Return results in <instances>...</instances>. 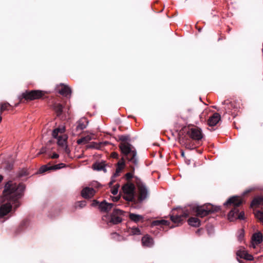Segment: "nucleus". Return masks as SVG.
<instances>
[{
  "label": "nucleus",
  "instance_id": "nucleus-37",
  "mask_svg": "<svg viewBox=\"0 0 263 263\" xmlns=\"http://www.w3.org/2000/svg\"><path fill=\"white\" fill-rule=\"evenodd\" d=\"M46 152V149L45 147H43L42 148L40 152L39 153V154H43V153H45V152Z\"/></svg>",
  "mask_w": 263,
  "mask_h": 263
},
{
  "label": "nucleus",
  "instance_id": "nucleus-48",
  "mask_svg": "<svg viewBox=\"0 0 263 263\" xmlns=\"http://www.w3.org/2000/svg\"><path fill=\"white\" fill-rule=\"evenodd\" d=\"M132 168H133V170H135V168H134V167H132Z\"/></svg>",
  "mask_w": 263,
  "mask_h": 263
},
{
  "label": "nucleus",
  "instance_id": "nucleus-32",
  "mask_svg": "<svg viewBox=\"0 0 263 263\" xmlns=\"http://www.w3.org/2000/svg\"><path fill=\"white\" fill-rule=\"evenodd\" d=\"M101 144H97L96 143H91L87 147L88 148H96L97 149H99L100 148V145Z\"/></svg>",
  "mask_w": 263,
  "mask_h": 263
},
{
  "label": "nucleus",
  "instance_id": "nucleus-21",
  "mask_svg": "<svg viewBox=\"0 0 263 263\" xmlns=\"http://www.w3.org/2000/svg\"><path fill=\"white\" fill-rule=\"evenodd\" d=\"M129 218L132 221L136 223L143 220V217L142 215L134 213H130L129 215Z\"/></svg>",
  "mask_w": 263,
  "mask_h": 263
},
{
  "label": "nucleus",
  "instance_id": "nucleus-42",
  "mask_svg": "<svg viewBox=\"0 0 263 263\" xmlns=\"http://www.w3.org/2000/svg\"><path fill=\"white\" fill-rule=\"evenodd\" d=\"M118 199H119V197H114L112 200L114 201H118Z\"/></svg>",
  "mask_w": 263,
  "mask_h": 263
},
{
  "label": "nucleus",
  "instance_id": "nucleus-38",
  "mask_svg": "<svg viewBox=\"0 0 263 263\" xmlns=\"http://www.w3.org/2000/svg\"><path fill=\"white\" fill-rule=\"evenodd\" d=\"M86 204V202L85 201H81L80 203H79V206H80L81 208H82L83 206H84Z\"/></svg>",
  "mask_w": 263,
  "mask_h": 263
},
{
  "label": "nucleus",
  "instance_id": "nucleus-4",
  "mask_svg": "<svg viewBox=\"0 0 263 263\" xmlns=\"http://www.w3.org/2000/svg\"><path fill=\"white\" fill-rule=\"evenodd\" d=\"M242 203V199L238 196H233L230 198L227 202L224 203L225 205H233L234 208L228 214V219L232 221L236 219L243 220L245 218V213L241 212L239 213L237 207L239 206Z\"/></svg>",
  "mask_w": 263,
  "mask_h": 263
},
{
  "label": "nucleus",
  "instance_id": "nucleus-31",
  "mask_svg": "<svg viewBox=\"0 0 263 263\" xmlns=\"http://www.w3.org/2000/svg\"><path fill=\"white\" fill-rule=\"evenodd\" d=\"M29 175V173L28 170L26 169H24L20 171L18 175L20 177H24L26 176Z\"/></svg>",
  "mask_w": 263,
  "mask_h": 263
},
{
  "label": "nucleus",
  "instance_id": "nucleus-13",
  "mask_svg": "<svg viewBox=\"0 0 263 263\" xmlns=\"http://www.w3.org/2000/svg\"><path fill=\"white\" fill-rule=\"evenodd\" d=\"M237 257L240 258H243L247 260H252L253 257L252 255L249 254L245 249H240L237 251L236 253Z\"/></svg>",
  "mask_w": 263,
  "mask_h": 263
},
{
  "label": "nucleus",
  "instance_id": "nucleus-15",
  "mask_svg": "<svg viewBox=\"0 0 263 263\" xmlns=\"http://www.w3.org/2000/svg\"><path fill=\"white\" fill-rule=\"evenodd\" d=\"M262 241V235L260 232H258L254 234L252 237V244L251 246L253 248L260 243Z\"/></svg>",
  "mask_w": 263,
  "mask_h": 263
},
{
  "label": "nucleus",
  "instance_id": "nucleus-20",
  "mask_svg": "<svg viewBox=\"0 0 263 263\" xmlns=\"http://www.w3.org/2000/svg\"><path fill=\"white\" fill-rule=\"evenodd\" d=\"M189 224L195 227H198L200 225V221L197 217H191L188 220Z\"/></svg>",
  "mask_w": 263,
  "mask_h": 263
},
{
  "label": "nucleus",
  "instance_id": "nucleus-28",
  "mask_svg": "<svg viewBox=\"0 0 263 263\" xmlns=\"http://www.w3.org/2000/svg\"><path fill=\"white\" fill-rule=\"evenodd\" d=\"M52 169V166H48V165H43L40 167V168L39 170V172L40 173H43L45 172H47V171L51 170Z\"/></svg>",
  "mask_w": 263,
  "mask_h": 263
},
{
  "label": "nucleus",
  "instance_id": "nucleus-39",
  "mask_svg": "<svg viewBox=\"0 0 263 263\" xmlns=\"http://www.w3.org/2000/svg\"><path fill=\"white\" fill-rule=\"evenodd\" d=\"M59 157V155L56 154V153H54L51 156V158H52V159H55V158H58Z\"/></svg>",
  "mask_w": 263,
  "mask_h": 263
},
{
  "label": "nucleus",
  "instance_id": "nucleus-34",
  "mask_svg": "<svg viewBox=\"0 0 263 263\" xmlns=\"http://www.w3.org/2000/svg\"><path fill=\"white\" fill-rule=\"evenodd\" d=\"M118 192V187H114V188H112L111 190V193L114 195H116L117 194Z\"/></svg>",
  "mask_w": 263,
  "mask_h": 263
},
{
  "label": "nucleus",
  "instance_id": "nucleus-6",
  "mask_svg": "<svg viewBox=\"0 0 263 263\" xmlns=\"http://www.w3.org/2000/svg\"><path fill=\"white\" fill-rule=\"evenodd\" d=\"M135 183L137 186L139 191V200L143 201L145 200L148 196V191L145 184L141 179L136 178Z\"/></svg>",
  "mask_w": 263,
  "mask_h": 263
},
{
  "label": "nucleus",
  "instance_id": "nucleus-3",
  "mask_svg": "<svg viewBox=\"0 0 263 263\" xmlns=\"http://www.w3.org/2000/svg\"><path fill=\"white\" fill-rule=\"evenodd\" d=\"M191 211L192 214H195L197 216L202 218L211 213H213L217 211L216 208H214L211 204L199 206L196 204H193L189 206V209L183 211L179 209L176 214L174 213L171 217V219L174 223H179L183 220L184 219L188 217L190 213L187 211Z\"/></svg>",
  "mask_w": 263,
  "mask_h": 263
},
{
  "label": "nucleus",
  "instance_id": "nucleus-40",
  "mask_svg": "<svg viewBox=\"0 0 263 263\" xmlns=\"http://www.w3.org/2000/svg\"><path fill=\"white\" fill-rule=\"evenodd\" d=\"M99 204V202H98L97 200H94L92 203V206H96L97 205V204Z\"/></svg>",
  "mask_w": 263,
  "mask_h": 263
},
{
  "label": "nucleus",
  "instance_id": "nucleus-8",
  "mask_svg": "<svg viewBox=\"0 0 263 263\" xmlns=\"http://www.w3.org/2000/svg\"><path fill=\"white\" fill-rule=\"evenodd\" d=\"M124 193V199L127 201H132L134 199L135 186L132 183L125 184L122 187Z\"/></svg>",
  "mask_w": 263,
  "mask_h": 263
},
{
  "label": "nucleus",
  "instance_id": "nucleus-2",
  "mask_svg": "<svg viewBox=\"0 0 263 263\" xmlns=\"http://www.w3.org/2000/svg\"><path fill=\"white\" fill-rule=\"evenodd\" d=\"M119 140L122 142L120 144L119 147L123 154V158L118 162L115 177L118 176L124 167L125 159L131 164L137 165L138 164L137 152L132 144L127 142L129 140V136L122 135L119 137Z\"/></svg>",
  "mask_w": 263,
  "mask_h": 263
},
{
  "label": "nucleus",
  "instance_id": "nucleus-19",
  "mask_svg": "<svg viewBox=\"0 0 263 263\" xmlns=\"http://www.w3.org/2000/svg\"><path fill=\"white\" fill-rule=\"evenodd\" d=\"M106 164L104 161L96 162L92 165V168L94 170L98 171H102L104 173L106 172Z\"/></svg>",
  "mask_w": 263,
  "mask_h": 263
},
{
  "label": "nucleus",
  "instance_id": "nucleus-9",
  "mask_svg": "<svg viewBox=\"0 0 263 263\" xmlns=\"http://www.w3.org/2000/svg\"><path fill=\"white\" fill-rule=\"evenodd\" d=\"M187 134L191 139L196 141L200 140L203 138L201 129L196 127L190 128Z\"/></svg>",
  "mask_w": 263,
  "mask_h": 263
},
{
  "label": "nucleus",
  "instance_id": "nucleus-10",
  "mask_svg": "<svg viewBox=\"0 0 263 263\" xmlns=\"http://www.w3.org/2000/svg\"><path fill=\"white\" fill-rule=\"evenodd\" d=\"M124 212L121 210L115 209L110 216V222L114 224H118L122 222V216L123 215Z\"/></svg>",
  "mask_w": 263,
  "mask_h": 263
},
{
  "label": "nucleus",
  "instance_id": "nucleus-36",
  "mask_svg": "<svg viewBox=\"0 0 263 263\" xmlns=\"http://www.w3.org/2000/svg\"><path fill=\"white\" fill-rule=\"evenodd\" d=\"M91 185L96 187H99L100 186V184L97 182H95L91 184Z\"/></svg>",
  "mask_w": 263,
  "mask_h": 263
},
{
  "label": "nucleus",
  "instance_id": "nucleus-11",
  "mask_svg": "<svg viewBox=\"0 0 263 263\" xmlns=\"http://www.w3.org/2000/svg\"><path fill=\"white\" fill-rule=\"evenodd\" d=\"M76 132L74 134H79L82 131L86 128L88 125V121L86 118H81L77 122Z\"/></svg>",
  "mask_w": 263,
  "mask_h": 263
},
{
  "label": "nucleus",
  "instance_id": "nucleus-22",
  "mask_svg": "<svg viewBox=\"0 0 263 263\" xmlns=\"http://www.w3.org/2000/svg\"><path fill=\"white\" fill-rule=\"evenodd\" d=\"M263 203V197H255L252 201L251 203V206L253 207L254 206L258 205L261 204Z\"/></svg>",
  "mask_w": 263,
  "mask_h": 263
},
{
  "label": "nucleus",
  "instance_id": "nucleus-33",
  "mask_svg": "<svg viewBox=\"0 0 263 263\" xmlns=\"http://www.w3.org/2000/svg\"><path fill=\"white\" fill-rule=\"evenodd\" d=\"M64 166V164L63 163H60L59 164H56L53 166H52V170H58Z\"/></svg>",
  "mask_w": 263,
  "mask_h": 263
},
{
  "label": "nucleus",
  "instance_id": "nucleus-30",
  "mask_svg": "<svg viewBox=\"0 0 263 263\" xmlns=\"http://www.w3.org/2000/svg\"><path fill=\"white\" fill-rule=\"evenodd\" d=\"M244 235L245 232L243 230L241 229L238 231V239L239 241H241L242 240Z\"/></svg>",
  "mask_w": 263,
  "mask_h": 263
},
{
  "label": "nucleus",
  "instance_id": "nucleus-17",
  "mask_svg": "<svg viewBox=\"0 0 263 263\" xmlns=\"http://www.w3.org/2000/svg\"><path fill=\"white\" fill-rule=\"evenodd\" d=\"M114 205L112 203H107L105 201L101 202L99 205V208L101 212H108L111 210Z\"/></svg>",
  "mask_w": 263,
  "mask_h": 263
},
{
  "label": "nucleus",
  "instance_id": "nucleus-12",
  "mask_svg": "<svg viewBox=\"0 0 263 263\" xmlns=\"http://www.w3.org/2000/svg\"><path fill=\"white\" fill-rule=\"evenodd\" d=\"M96 191L92 187H85L81 191L82 196L85 199L91 198L96 194Z\"/></svg>",
  "mask_w": 263,
  "mask_h": 263
},
{
  "label": "nucleus",
  "instance_id": "nucleus-43",
  "mask_svg": "<svg viewBox=\"0 0 263 263\" xmlns=\"http://www.w3.org/2000/svg\"><path fill=\"white\" fill-rule=\"evenodd\" d=\"M3 179V177L2 175H0V182L2 181Z\"/></svg>",
  "mask_w": 263,
  "mask_h": 263
},
{
  "label": "nucleus",
  "instance_id": "nucleus-7",
  "mask_svg": "<svg viewBox=\"0 0 263 263\" xmlns=\"http://www.w3.org/2000/svg\"><path fill=\"white\" fill-rule=\"evenodd\" d=\"M44 95V91L39 90H34L31 91H26L22 93L20 99H25L27 100H33L39 99L42 97Z\"/></svg>",
  "mask_w": 263,
  "mask_h": 263
},
{
  "label": "nucleus",
  "instance_id": "nucleus-18",
  "mask_svg": "<svg viewBox=\"0 0 263 263\" xmlns=\"http://www.w3.org/2000/svg\"><path fill=\"white\" fill-rule=\"evenodd\" d=\"M60 85L61 88L58 90L59 93L65 97H68L71 95V90L68 86L63 84H61Z\"/></svg>",
  "mask_w": 263,
  "mask_h": 263
},
{
  "label": "nucleus",
  "instance_id": "nucleus-24",
  "mask_svg": "<svg viewBox=\"0 0 263 263\" xmlns=\"http://www.w3.org/2000/svg\"><path fill=\"white\" fill-rule=\"evenodd\" d=\"M168 222L167 220H155L152 222V226H161V225H167Z\"/></svg>",
  "mask_w": 263,
  "mask_h": 263
},
{
  "label": "nucleus",
  "instance_id": "nucleus-41",
  "mask_svg": "<svg viewBox=\"0 0 263 263\" xmlns=\"http://www.w3.org/2000/svg\"><path fill=\"white\" fill-rule=\"evenodd\" d=\"M111 155L114 158H117L118 157V154H117L116 153H112Z\"/></svg>",
  "mask_w": 263,
  "mask_h": 263
},
{
  "label": "nucleus",
  "instance_id": "nucleus-25",
  "mask_svg": "<svg viewBox=\"0 0 263 263\" xmlns=\"http://www.w3.org/2000/svg\"><path fill=\"white\" fill-rule=\"evenodd\" d=\"M255 216L256 218L258 219L263 224V211H257L255 213Z\"/></svg>",
  "mask_w": 263,
  "mask_h": 263
},
{
  "label": "nucleus",
  "instance_id": "nucleus-45",
  "mask_svg": "<svg viewBox=\"0 0 263 263\" xmlns=\"http://www.w3.org/2000/svg\"><path fill=\"white\" fill-rule=\"evenodd\" d=\"M250 192V190L247 191L246 192H245V194H247Z\"/></svg>",
  "mask_w": 263,
  "mask_h": 263
},
{
  "label": "nucleus",
  "instance_id": "nucleus-44",
  "mask_svg": "<svg viewBox=\"0 0 263 263\" xmlns=\"http://www.w3.org/2000/svg\"><path fill=\"white\" fill-rule=\"evenodd\" d=\"M238 261L239 262V263H244L243 261L242 260H239L238 259Z\"/></svg>",
  "mask_w": 263,
  "mask_h": 263
},
{
  "label": "nucleus",
  "instance_id": "nucleus-23",
  "mask_svg": "<svg viewBox=\"0 0 263 263\" xmlns=\"http://www.w3.org/2000/svg\"><path fill=\"white\" fill-rule=\"evenodd\" d=\"M91 140V137L89 135L83 137L77 140L78 144H86Z\"/></svg>",
  "mask_w": 263,
  "mask_h": 263
},
{
  "label": "nucleus",
  "instance_id": "nucleus-46",
  "mask_svg": "<svg viewBox=\"0 0 263 263\" xmlns=\"http://www.w3.org/2000/svg\"><path fill=\"white\" fill-rule=\"evenodd\" d=\"M184 152H182L181 153V155H182V156H184Z\"/></svg>",
  "mask_w": 263,
  "mask_h": 263
},
{
  "label": "nucleus",
  "instance_id": "nucleus-35",
  "mask_svg": "<svg viewBox=\"0 0 263 263\" xmlns=\"http://www.w3.org/2000/svg\"><path fill=\"white\" fill-rule=\"evenodd\" d=\"M125 176L127 180H129L133 177V174L132 173H127Z\"/></svg>",
  "mask_w": 263,
  "mask_h": 263
},
{
  "label": "nucleus",
  "instance_id": "nucleus-16",
  "mask_svg": "<svg viewBox=\"0 0 263 263\" xmlns=\"http://www.w3.org/2000/svg\"><path fill=\"white\" fill-rule=\"evenodd\" d=\"M220 115L217 112L214 113L208 120V125L210 126L216 125L220 120Z\"/></svg>",
  "mask_w": 263,
  "mask_h": 263
},
{
  "label": "nucleus",
  "instance_id": "nucleus-29",
  "mask_svg": "<svg viewBox=\"0 0 263 263\" xmlns=\"http://www.w3.org/2000/svg\"><path fill=\"white\" fill-rule=\"evenodd\" d=\"M130 234L132 235H140L141 234L140 230L138 228L133 227L131 229Z\"/></svg>",
  "mask_w": 263,
  "mask_h": 263
},
{
  "label": "nucleus",
  "instance_id": "nucleus-1",
  "mask_svg": "<svg viewBox=\"0 0 263 263\" xmlns=\"http://www.w3.org/2000/svg\"><path fill=\"white\" fill-rule=\"evenodd\" d=\"M24 190L25 186L21 183L17 184L9 181L6 184L2 199V204L0 206V218L10 212L12 205L14 208L20 206L18 200L23 196Z\"/></svg>",
  "mask_w": 263,
  "mask_h": 263
},
{
  "label": "nucleus",
  "instance_id": "nucleus-27",
  "mask_svg": "<svg viewBox=\"0 0 263 263\" xmlns=\"http://www.w3.org/2000/svg\"><path fill=\"white\" fill-rule=\"evenodd\" d=\"M54 109L58 116L61 115L63 111V106L60 104H57L54 105Z\"/></svg>",
  "mask_w": 263,
  "mask_h": 263
},
{
  "label": "nucleus",
  "instance_id": "nucleus-14",
  "mask_svg": "<svg viewBox=\"0 0 263 263\" xmlns=\"http://www.w3.org/2000/svg\"><path fill=\"white\" fill-rule=\"evenodd\" d=\"M141 242L142 246L145 247L151 248L154 245L153 239L148 235H146L142 238Z\"/></svg>",
  "mask_w": 263,
  "mask_h": 263
},
{
  "label": "nucleus",
  "instance_id": "nucleus-47",
  "mask_svg": "<svg viewBox=\"0 0 263 263\" xmlns=\"http://www.w3.org/2000/svg\"><path fill=\"white\" fill-rule=\"evenodd\" d=\"M1 121H2V117H0V123L1 122Z\"/></svg>",
  "mask_w": 263,
  "mask_h": 263
},
{
  "label": "nucleus",
  "instance_id": "nucleus-5",
  "mask_svg": "<svg viewBox=\"0 0 263 263\" xmlns=\"http://www.w3.org/2000/svg\"><path fill=\"white\" fill-rule=\"evenodd\" d=\"M64 132L65 127L63 126H60L58 128H55L52 131V135L53 138L57 139V143L58 145L63 148L66 154H69L70 153V150L66 144L67 137L65 135L58 136L59 134H62Z\"/></svg>",
  "mask_w": 263,
  "mask_h": 263
},
{
  "label": "nucleus",
  "instance_id": "nucleus-26",
  "mask_svg": "<svg viewBox=\"0 0 263 263\" xmlns=\"http://www.w3.org/2000/svg\"><path fill=\"white\" fill-rule=\"evenodd\" d=\"M10 106V104L7 102H5V103L1 104V105H0L1 112H2L5 110H8Z\"/></svg>",
  "mask_w": 263,
  "mask_h": 263
}]
</instances>
